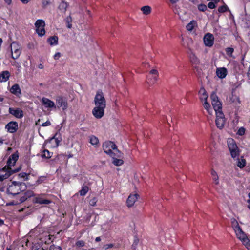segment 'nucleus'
<instances>
[{
  "label": "nucleus",
  "mask_w": 250,
  "mask_h": 250,
  "mask_svg": "<svg viewBox=\"0 0 250 250\" xmlns=\"http://www.w3.org/2000/svg\"><path fill=\"white\" fill-rule=\"evenodd\" d=\"M25 184L22 182L13 181L11 185H9L7 188V193L13 195H17L21 190L22 186H24Z\"/></svg>",
  "instance_id": "f257e3e1"
},
{
  "label": "nucleus",
  "mask_w": 250,
  "mask_h": 250,
  "mask_svg": "<svg viewBox=\"0 0 250 250\" xmlns=\"http://www.w3.org/2000/svg\"><path fill=\"white\" fill-rule=\"evenodd\" d=\"M21 168V167L20 166L14 169H8L6 168V166H5L3 168L0 169V181H2L8 178L12 174L19 172Z\"/></svg>",
  "instance_id": "f03ea898"
},
{
  "label": "nucleus",
  "mask_w": 250,
  "mask_h": 250,
  "mask_svg": "<svg viewBox=\"0 0 250 250\" xmlns=\"http://www.w3.org/2000/svg\"><path fill=\"white\" fill-rule=\"evenodd\" d=\"M94 104L96 106L106 107V100L102 91L97 92L94 98Z\"/></svg>",
  "instance_id": "7ed1b4c3"
},
{
  "label": "nucleus",
  "mask_w": 250,
  "mask_h": 250,
  "mask_svg": "<svg viewBox=\"0 0 250 250\" xmlns=\"http://www.w3.org/2000/svg\"><path fill=\"white\" fill-rule=\"evenodd\" d=\"M116 145L111 141H106L103 144V148L104 152L110 155V156H114L115 152H113L115 148H116Z\"/></svg>",
  "instance_id": "20e7f679"
},
{
  "label": "nucleus",
  "mask_w": 250,
  "mask_h": 250,
  "mask_svg": "<svg viewBox=\"0 0 250 250\" xmlns=\"http://www.w3.org/2000/svg\"><path fill=\"white\" fill-rule=\"evenodd\" d=\"M228 145L232 158H235L239 155L238 148L233 139H229L228 141Z\"/></svg>",
  "instance_id": "39448f33"
},
{
  "label": "nucleus",
  "mask_w": 250,
  "mask_h": 250,
  "mask_svg": "<svg viewBox=\"0 0 250 250\" xmlns=\"http://www.w3.org/2000/svg\"><path fill=\"white\" fill-rule=\"evenodd\" d=\"M210 99L211 100L212 105L215 111V113H217V112L218 111H222L221 103L219 100L218 96L215 93H212L211 94Z\"/></svg>",
  "instance_id": "423d86ee"
},
{
  "label": "nucleus",
  "mask_w": 250,
  "mask_h": 250,
  "mask_svg": "<svg viewBox=\"0 0 250 250\" xmlns=\"http://www.w3.org/2000/svg\"><path fill=\"white\" fill-rule=\"evenodd\" d=\"M12 58L13 59H17L21 53L20 46L16 42H13L10 45Z\"/></svg>",
  "instance_id": "0eeeda50"
},
{
  "label": "nucleus",
  "mask_w": 250,
  "mask_h": 250,
  "mask_svg": "<svg viewBox=\"0 0 250 250\" xmlns=\"http://www.w3.org/2000/svg\"><path fill=\"white\" fill-rule=\"evenodd\" d=\"M216 125L219 129L224 127L225 120L222 111H218L216 113Z\"/></svg>",
  "instance_id": "6e6552de"
},
{
  "label": "nucleus",
  "mask_w": 250,
  "mask_h": 250,
  "mask_svg": "<svg viewBox=\"0 0 250 250\" xmlns=\"http://www.w3.org/2000/svg\"><path fill=\"white\" fill-rule=\"evenodd\" d=\"M105 108L95 106L92 111L93 115L96 119H99L102 118L104 115Z\"/></svg>",
  "instance_id": "1a4fd4ad"
},
{
  "label": "nucleus",
  "mask_w": 250,
  "mask_h": 250,
  "mask_svg": "<svg viewBox=\"0 0 250 250\" xmlns=\"http://www.w3.org/2000/svg\"><path fill=\"white\" fill-rule=\"evenodd\" d=\"M19 157L18 153L17 152L12 154L9 158L7 162L6 168L8 169H12L11 167L13 166Z\"/></svg>",
  "instance_id": "9d476101"
},
{
  "label": "nucleus",
  "mask_w": 250,
  "mask_h": 250,
  "mask_svg": "<svg viewBox=\"0 0 250 250\" xmlns=\"http://www.w3.org/2000/svg\"><path fill=\"white\" fill-rule=\"evenodd\" d=\"M230 102L234 105L239 106L241 101L239 97L235 94V89H232L231 94L229 97Z\"/></svg>",
  "instance_id": "9b49d317"
},
{
  "label": "nucleus",
  "mask_w": 250,
  "mask_h": 250,
  "mask_svg": "<svg viewBox=\"0 0 250 250\" xmlns=\"http://www.w3.org/2000/svg\"><path fill=\"white\" fill-rule=\"evenodd\" d=\"M9 112L11 115H13L17 118H21L23 117V112L20 108H14L10 107L9 108Z\"/></svg>",
  "instance_id": "f8f14e48"
},
{
  "label": "nucleus",
  "mask_w": 250,
  "mask_h": 250,
  "mask_svg": "<svg viewBox=\"0 0 250 250\" xmlns=\"http://www.w3.org/2000/svg\"><path fill=\"white\" fill-rule=\"evenodd\" d=\"M18 124L16 122L11 121L8 123L5 126V128L10 133H15L18 129Z\"/></svg>",
  "instance_id": "ddd939ff"
},
{
  "label": "nucleus",
  "mask_w": 250,
  "mask_h": 250,
  "mask_svg": "<svg viewBox=\"0 0 250 250\" xmlns=\"http://www.w3.org/2000/svg\"><path fill=\"white\" fill-rule=\"evenodd\" d=\"M214 37L210 33L206 34L204 37V42L207 46L210 47L213 44Z\"/></svg>",
  "instance_id": "4468645a"
},
{
  "label": "nucleus",
  "mask_w": 250,
  "mask_h": 250,
  "mask_svg": "<svg viewBox=\"0 0 250 250\" xmlns=\"http://www.w3.org/2000/svg\"><path fill=\"white\" fill-rule=\"evenodd\" d=\"M235 233L237 238L239 239L243 244L249 240L245 232L243 231L241 229H238L237 231H235Z\"/></svg>",
  "instance_id": "2eb2a0df"
},
{
  "label": "nucleus",
  "mask_w": 250,
  "mask_h": 250,
  "mask_svg": "<svg viewBox=\"0 0 250 250\" xmlns=\"http://www.w3.org/2000/svg\"><path fill=\"white\" fill-rule=\"evenodd\" d=\"M44 195L41 194L38 195L37 197H35L34 200V202L35 203L40 204H49L51 203V201L48 199H44L43 197Z\"/></svg>",
  "instance_id": "dca6fc26"
},
{
  "label": "nucleus",
  "mask_w": 250,
  "mask_h": 250,
  "mask_svg": "<svg viewBox=\"0 0 250 250\" xmlns=\"http://www.w3.org/2000/svg\"><path fill=\"white\" fill-rule=\"evenodd\" d=\"M56 103L58 104V107H62L63 110L67 108V102L61 96L57 97Z\"/></svg>",
  "instance_id": "f3484780"
},
{
  "label": "nucleus",
  "mask_w": 250,
  "mask_h": 250,
  "mask_svg": "<svg viewBox=\"0 0 250 250\" xmlns=\"http://www.w3.org/2000/svg\"><path fill=\"white\" fill-rule=\"evenodd\" d=\"M42 104L47 108L56 107L54 103L51 100L46 98H42Z\"/></svg>",
  "instance_id": "a211bd4d"
},
{
  "label": "nucleus",
  "mask_w": 250,
  "mask_h": 250,
  "mask_svg": "<svg viewBox=\"0 0 250 250\" xmlns=\"http://www.w3.org/2000/svg\"><path fill=\"white\" fill-rule=\"evenodd\" d=\"M138 196V195L137 194H130L129 196L126 200V204L127 207H131L134 205L137 199Z\"/></svg>",
  "instance_id": "6ab92c4d"
},
{
  "label": "nucleus",
  "mask_w": 250,
  "mask_h": 250,
  "mask_svg": "<svg viewBox=\"0 0 250 250\" xmlns=\"http://www.w3.org/2000/svg\"><path fill=\"white\" fill-rule=\"evenodd\" d=\"M217 76L221 79L224 78L227 74V70L225 67L217 68L216 69Z\"/></svg>",
  "instance_id": "aec40b11"
},
{
  "label": "nucleus",
  "mask_w": 250,
  "mask_h": 250,
  "mask_svg": "<svg viewBox=\"0 0 250 250\" xmlns=\"http://www.w3.org/2000/svg\"><path fill=\"white\" fill-rule=\"evenodd\" d=\"M10 92L17 96H19L21 94V90L20 88L19 85L18 84H14L10 90Z\"/></svg>",
  "instance_id": "412c9836"
},
{
  "label": "nucleus",
  "mask_w": 250,
  "mask_h": 250,
  "mask_svg": "<svg viewBox=\"0 0 250 250\" xmlns=\"http://www.w3.org/2000/svg\"><path fill=\"white\" fill-rule=\"evenodd\" d=\"M10 73L8 71H3L0 73V81L1 82H6L10 77Z\"/></svg>",
  "instance_id": "4be33fe9"
},
{
  "label": "nucleus",
  "mask_w": 250,
  "mask_h": 250,
  "mask_svg": "<svg viewBox=\"0 0 250 250\" xmlns=\"http://www.w3.org/2000/svg\"><path fill=\"white\" fill-rule=\"evenodd\" d=\"M68 5V4L64 0H62L61 2L59 5V9L62 12L65 13Z\"/></svg>",
  "instance_id": "5701e85b"
},
{
  "label": "nucleus",
  "mask_w": 250,
  "mask_h": 250,
  "mask_svg": "<svg viewBox=\"0 0 250 250\" xmlns=\"http://www.w3.org/2000/svg\"><path fill=\"white\" fill-rule=\"evenodd\" d=\"M199 93L200 94V99L201 101H207L208 96L207 92L204 88L200 89Z\"/></svg>",
  "instance_id": "b1692460"
},
{
  "label": "nucleus",
  "mask_w": 250,
  "mask_h": 250,
  "mask_svg": "<svg viewBox=\"0 0 250 250\" xmlns=\"http://www.w3.org/2000/svg\"><path fill=\"white\" fill-rule=\"evenodd\" d=\"M58 38L57 36H51L47 39L48 42L51 45H57L58 42Z\"/></svg>",
  "instance_id": "393cba45"
},
{
  "label": "nucleus",
  "mask_w": 250,
  "mask_h": 250,
  "mask_svg": "<svg viewBox=\"0 0 250 250\" xmlns=\"http://www.w3.org/2000/svg\"><path fill=\"white\" fill-rule=\"evenodd\" d=\"M151 8L149 6H144L141 7V10L142 11L144 15H147L151 12Z\"/></svg>",
  "instance_id": "a878e982"
},
{
  "label": "nucleus",
  "mask_w": 250,
  "mask_h": 250,
  "mask_svg": "<svg viewBox=\"0 0 250 250\" xmlns=\"http://www.w3.org/2000/svg\"><path fill=\"white\" fill-rule=\"evenodd\" d=\"M52 154V153L48 150L44 149L42 152L41 156L43 158L48 159L51 157Z\"/></svg>",
  "instance_id": "bb28decb"
},
{
  "label": "nucleus",
  "mask_w": 250,
  "mask_h": 250,
  "mask_svg": "<svg viewBox=\"0 0 250 250\" xmlns=\"http://www.w3.org/2000/svg\"><path fill=\"white\" fill-rule=\"evenodd\" d=\"M231 224H232V228H233L234 230H235V232L237 231L238 229H241L240 228L237 221L234 218L231 219Z\"/></svg>",
  "instance_id": "cd10ccee"
},
{
  "label": "nucleus",
  "mask_w": 250,
  "mask_h": 250,
  "mask_svg": "<svg viewBox=\"0 0 250 250\" xmlns=\"http://www.w3.org/2000/svg\"><path fill=\"white\" fill-rule=\"evenodd\" d=\"M246 164V161L245 159H244L243 157H241V158L238 159V162H237V166L240 168H243Z\"/></svg>",
  "instance_id": "c85d7f7f"
},
{
  "label": "nucleus",
  "mask_w": 250,
  "mask_h": 250,
  "mask_svg": "<svg viewBox=\"0 0 250 250\" xmlns=\"http://www.w3.org/2000/svg\"><path fill=\"white\" fill-rule=\"evenodd\" d=\"M113 156H111L113 158V164L117 166H120L123 164L124 161L123 160L115 158V155H113Z\"/></svg>",
  "instance_id": "c756f323"
},
{
  "label": "nucleus",
  "mask_w": 250,
  "mask_h": 250,
  "mask_svg": "<svg viewBox=\"0 0 250 250\" xmlns=\"http://www.w3.org/2000/svg\"><path fill=\"white\" fill-rule=\"evenodd\" d=\"M211 174L213 176V180L215 185L219 184V177L217 175V173L215 170L212 169L211 171Z\"/></svg>",
  "instance_id": "7c9ffc66"
},
{
  "label": "nucleus",
  "mask_w": 250,
  "mask_h": 250,
  "mask_svg": "<svg viewBox=\"0 0 250 250\" xmlns=\"http://www.w3.org/2000/svg\"><path fill=\"white\" fill-rule=\"evenodd\" d=\"M196 22L195 21H191L190 23H189L187 26H186V28L188 30V31H191L195 25H196Z\"/></svg>",
  "instance_id": "2f4dec72"
},
{
  "label": "nucleus",
  "mask_w": 250,
  "mask_h": 250,
  "mask_svg": "<svg viewBox=\"0 0 250 250\" xmlns=\"http://www.w3.org/2000/svg\"><path fill=\"white\" fill-rule=\"evenodd\" d=\"M36 32H37V34L39 35V36H43L45 33L44 27L42 26V27H37L36 28Z\"/></svg>",
  "instance_id": "473e14b6"
},
{
  "label": "nucleus",
  "mask_w": 250,
  "mask_h": 250,
  "mask_svg": "<svg viewBox=\"0 0 250 250\" xmlns=\"http://www.w3.org/2000/svg\"><path fill=\"white\" fill-rule=\"evenodd\" d=\"M204 107L209 114H212V110L210 107L209 104L208 103L207 101H205L204 104Z\"/></svg>",
  "instance_id": "72a5a7b5"
},
{
  "label": "nucleus",
  "mask_w": 250,
  "mask_h": 250,
  "mask_svg": "<svg viewBox=\"0 0 250 250\" xmlns=\"http://www.w3.org/2000/svg\"><path fill=\"white\" fill-rule=\"evenodd\" d=\"M190 60L192 63L195 64H198L199 63V60L194 54H192L190 55Z\"/></svg>",
  "instance_id": "f704fd0d"
},
{
  "label": "nucleus",
  "mask_w": 250,
  "mask_h": 250,
  "mask_svg": "<svg viewBox=\"0 0 250 250\" xmlns=\"http://www.w3.org/2000/svg\"><path fill=\"white\" fill-rule=\"evenodd\" d=\"M89 188L87 186H83L82 189L80 191V194L81 196H84L88 191Z\"/></svg>",
  "instance_id": "c9c22d12"
},
{
  "label": "nucleus",
  "mask_w": 250,
  "mask_h": 250,
  "mask_svg": "<svg viewBox=\"0 0 250 250\" xmlns=\"http://www.w3.org/2000/svg\"><path fill=\"white\" fill-rule=\"evenodd\" d=\"M35 26L36 28L38 27H44L45 26V22L42 20H38L36 21Z\"/></svg>",
  "instance_id": "e433bc0d"
},
{
  "label": "nucleus",
  "mask_w": 250,
  "mask_h": 250,
  "mask_svg": "<svg viewBox=\"0 0 250 250\" xmlns=\"http://www.w3.org/2000/svg\"><path fill=\"white\" fill-rule=\"evenodd\" d=\"M65 21L67 23V27L68 28H70V29L72 27V25L71 24V22L72 21V17L70 16L67 17L65 19Z\"/></svg>",
  "instance_id": "4c0bfd02"
},
{
  "label": "nucleus",
  "mask_w": 250,
  "mask_h": 250,
  "mask_svg": "<svg viewBox=\"0 0 250 250\" xmlns=\"http://www.w3.org/2000/svg\"><path fill=\"white\" fill-rule=\"evenodd\" d=\"M90 143L92 145H96L99 143L98 139L94 136L90 137Z\"/></svg>",
  "instance_id": "58836bf2"
},
{
  "label": "nucleus",
  "mask_w": 250,
  "mask_h": 250,
  "mask_svg": "<svg viewBox=\"0 0 250 250\" xmlns=\"http://www.w3.org/2000/svg\"><path fill=\"white\" fill-rule=\"evenodd\" d=\"M113 152H115V158H116V157L118 158H121L122 157L123 153L117 149V146H116V148H115Z\"/></svg>",
  "instance_id": "ea45409f"
},
{
  "label": "nucleus",
  "mask_w": 250,
  "mask_h": 250,
  "mask_svg": "<svg viewBox=\"0 0 250 250\" xmlns=\"http://www.w3.org/2000/svg\"><path fill=\"white\" fill-rule=\"evenodd\" d=\"M51 3L50 0H42V7L45 8L48 5Z\"/></svg>",
  "instance_id": "a19ab883"
},
{
  "label": "nucleus",
  "mask_w": 250,
  "mask_h": 250,
  "mask_svg": "<svg viewBox=\"0 0 250 250\" xmlns=\"http://www.w3.org/2000/svg\"><path fill=\"white\" fill-rule=\"evenodd\" d=\"M228 9V8L227 6L225 5L220 6L218 8V11L219 13H223V12H225V11H227Z\"/></svg>",
  "instance_id": "79ce46f5"
},
{
  "label": "nucleus",
  "mask_w": 250,
  "mask_h": 250,
  "mask_svg": "<svg viewBox=\"0 0 250 250\" xmlns=\"http://www.w3.org/2000/svg\"><path fill=\"white\" fill-rule=\"evenodd\" d=\"M234 51V49L231 47H228L226 49V52L229 56H231Z\"/></svg>",
  "instance_id": "37998d69"
},
{
  "label": "nucleus",
  "mask_w": 250,
  "mask_h": 250,
  "mask_svg": "<svg viewBox=\"0 0 250 250\" xmlns=\"http://www.w3.org/2000/svg\"><path fill=\"white\" fill-rule=\"evenodd\" d=\"M147 79H148L147 83H154L157 80V76H154L150 79V80H149V78L148 77Z\"/></svg>",
  "instance_id": "c03bdc74"
},
{
  "label": "nucleus",
  "mask_w": 250,
  "mask_h": 250,
  "mask_svg": "<svg viewBox=\"0 0 250 250\" xmlns=\"http://www.w3.org/2000/svg\"><path fill=\"white\" fill-rule=\"evenodd\" d=\"M29 175V174H27L25 172H21L18 174V176L20 178H24L25 180H27L28 179V176Z\"/></svg>",
  "instance_id": "a18cd8bd"
},
{
  "label": "nucleus",
  "mask_w": 250,
  "mask_h": 250,
  "mask_svg": "<svg viewBox=\"0 0 250 250\" xmlns=\"http://www.w3.org/2000/svg\"><path fill=\"white\" fill-rule=\"evenodd\" d=\"M198 9L201 11H205L207 9V7L206 5L200 4L198 5Z\"/></svg>",
  "instance_id": "49530a36"
},
{
  "label": "nucleus",
  "mask_w": 250,
  "mask_h": 250,
  "mask_svg": "<svg viewBox=\"0 0 250 250\" xmlns=\"http://www.w3.org/2000/svg\"><path fill=\"white\" fill-rule=\"evenodd\" d=\"M24 195L27 197L28 199V198H30L31 197H32L34 196V193L31 190H28L25 193Z\"/></svg>",
  "instance_id": "de8ad7c7"
},
{
  "label": "nucleus",
  "mask_w": 250,
  "mask_h": 250,
  "mask_svg": "<svg viewBox=\"0 0 250 250\" xmlns=\"http://www.w3.org/2000/svg\"><path fill=\"white\" fill-rule=\"evenodd\" d=\"M97 202V199L96 197H94L90 200L89 204L91 206H95L96 205V203Z\"/></svg>",
  "instance_id": "09e8293b"
},
{
  "label": "nucleus",
  "mask_w": 250,
  "mask_h": 250,
  "mask_svg": "<svg viewBox=\"0 0 250 250\" xmlns=\"http://www.w3.org/2000/svg\"><path fill=\"white\" fill-rule=\"evenodd\" d=\"M85 245V242L83 240L78 241L76 243V246L78 247H82L84 246Z\"/></svg>",
  "instance_id": "8fccbe9b"
},
{
  "label": "nucleus",
  "mask_w": 250,
  "mask_h": 250,
  "mask_svg": "<svg viewBox=\"0 0 250 250\" xmlns=\"http://www.w3.org/2000/svg\"><path fill=\"white\" fill-rule=\"evenodd\" d=\"M245 129L244 127H241L238 130L237 134L239 135L242 136L245 134Z\"/></svg>",
  "instance_id": "3c124183"
},
{
  "label": "nucleus",
  "mask_w": 250,
  "mask_h": 250,
  "mask_svg": "<svg viewBox=\"0 0 250 250\" xmlns=\"http://www.w3.org/2000/svg\"><path fill=\"white\" fill-rule=\"evenodd\" d=\"M49 250H62V249L59 246H55L54 245H52L50 246Z\"/></svg>",
  "instance_id": "603ef678"
},
{
  "label": "nucleus",
  "mask_w": 250,
  "mask_h": 250,
  "mask_svg": "<svg viewBox=\"0 0 250 250\" xmlns=\"http://www.w3.org/2000/svg\"><path fill=\"white\" fill-rule=\"evenodd\" d=\"M208 7L210 9H213V8H215L216 6L215 5V3L211 1V2H209L208 3Z\"/></svg>",
  "instance_id": "864d4df0"
},
{
  "label": "nucleus",
  "mask_w": 250,
  "mask_h": 250,
  "mask_svg": "<svg viewBox=\"0 0 250 250\" xmlns=\"http://www.w3.org/2000/svg\"><path fill=\"white\" fill-rule=\"evenodd\" d=\"M27 199V197L24 195V196L21 197L20 199V202H17L16 204H19V203H21L24 202L25 201H26Z\"/></svg>",
  "instance_id": "5fc2aeb1"
},
{
  "label": "nucleus",
  "mask_w": 250,
  "mask_h": 250,
  "mask_svg": "<svg viewBox=\"0 0 250 250\" xmlns=\"http://www.w3.org/2000/svg\"><path fill=\"white\" fill-rule=\"evenodd\" d=\"M248 250H250V241L248 240L243 244Z\"/></svg>",
  "instance_id": "6e6d98bb"
},
{
  "label": "nucleus",
  "mask_w": 250,
  "mask_h": 250,
  "mask_svg": "<svg viewBox=\"0 0 250 250\" xmlns=\"http://www.w3.org/2000/svg\"><path fill=\"white\" fill-rule=\"evenodd\" d=\"M53 140H55V142H56V146H57L58 145H59V143L60 142V141L57 139H56L55 136L53 137L52 138H51L50 140V141L51 142Z\"/></svg>",
  "instance_id": "4d7b16f0"
},
{
  "label": "nucleus",
  "mask_w": 250,
  "mask_h": 250,
  "mask_svg": "<svg viewBox=\"0 0 250 250\" xmlns=\"http://www.w3.org/2000/svg\"><path fill=\"white\" fill-rule=\"evenodd\" d=\"M51 122H50L49 120H48V121H47L46 122H44V123H42V126H43V127H44V126H49V125H51Z\"/></svg>",
  "instance_id": "13d9d810"
},
{
  "label": "nucleus",
  "mask_w": 250,
  "mask_h": 250,
  "mask_svg": "<svg viewBox=\"0 0 250 250\" xmlns=\"http://www.w3.org/2000/svg\"><path fill=\"white\" fill-rule=\"evenodd\" d=\"M150 73L154 76H157L158 74V72L156 69H152L150 71Z\"/></svg>",
  "instance_id": "bf43d9fd"
},
{
  "label": "nucleus",
  "mask_w": 250,
  "mask_h": 250,
  "mask_svg": "<svg viewBox=\"0 0 250 250\" xmlns=\"http://www.w3.org/2000/svg\"><path fill=\"white\" fill-rule=\"evenodd\" d=\"M114 246L113 244H108L106 245H105L104 247L105 248V249L107 250L109 248H111Z\"/></svg>",
  "instance_id": "052dcab7"
},
{
  "label": "nucleus",
  "mask_w": 250,
  "mask_h": 250,
  "mask_svg": "<svg viewBox=\"0 0 250 250\" xmlns=\"http://www.w3.org/2000/svg\"><path fill=\"white\" fill-rule=\"evenodd\" d=\"M60 56H61V54H60V53H59V52H57V53H56L54 55V59H55V60H57V59H58L60 57Z\"/></svg>",
  "instance_id": "680f3d73"
},
{
  "label": "nucleus",
  "mask_w": 250,
  "mask_h": 250,
  "mask_svg": "<svg viewBox=\"0 0 250 250\" xmlns=\"http://www.w3.org/2000/svg\"><path fill=\"white\" fill-rule=\"evenodd\" d=\"M4 1L8 5H10L12 3V0H4Z\"/></svg>",
  "instance_id": "e2e57ef3"
},
{
  "label": "nucleus",
  "mask_w": 250,
  "mask_h": 250,
  "mask_svg": "<svg viewBox=\"0 0 250 250\" xmlns=\"http://www.w3.org/2000/svg\"><path fill=\"white\" fill-rule=\"evenodd\" d=\"M240 83H239V84L236 83L234 85V88H233V89H235V91L236 89L240 86Z\"/></svg>",
  "instance_id": "0e129e2a"
},
{
  "label": "nucleus",
  "mask_w": 250,
  "mask_h": 250,
  "mask_svg": "<svg viewBox=\"0 0 250 250\" xmlns=\"http://www.w3.org/2000/svg\"><path fill=\"white\" fill-rule=\"evenodd\" d=\"M179 0H170L171 3L174 4L178 1Z\"/></svg>",
  "instance_id": "69168bd1"
},
{
  "label": "nucleus",
  "mask_w": 250,
  "mask_h": 250,
  "mask_svg": "<svg viewBox=\"0 0 250 250\" xmlns=\"http://www.w3.org/2000/svg\"><path fill=\"white\" fill-rule=\"evenodd\" d=\"M38 68L40 69H42V68H43V65L42 64H40L38 65Z\"/></svg>",
  "instance_id": "338daca9"
},
{
  "label": "nucleus",
  "mask_w": 250,
  "mask_h": 250,
  "mask_svg": "<svg viewBox=\"0 0 250 250\" xmlns=\"http://www.w3.org/2000/svg\"><path fill=\"white\" fill-rule=\"evenodd\" d=\"M95 241H96V242L100 241H101V238H100V237H96V239H95Z\"/></svg>",
  "instance_id": "774afa93"
}]
</instances>
